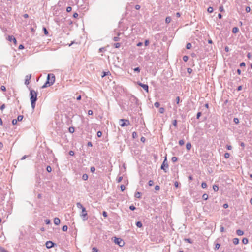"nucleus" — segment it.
<instances>
[{
	"mask_svg": "<svg viewBox=\"0 0 252 252\" xmlns=\"http://www.w3.org/2000/svg\"><path fill=\"white\" fill-rule=\"evenodd\" d=\"M30 100L31 101L32 107L33 109L35 107V103L37 100V93L33 90H31L30 93Z\"/></svg>",
	"mask_w": 252,
	"mask_h": 252,
	"instance_id": "nucleus-1",
	"label": "nucleus"
},
{
	"mask_svg": "<svg viewBox=\"0 0 252 252\" xmlns=\"http://www.w3.org/2000/svg\"><path fill=\"white\" fill-rule=\"evenodd\" d=\"M55 77L53 74H49L47 76V81L42 88H44L52 85L55 82Z\"/></svg>",
	"mask_w": 252,
	"mask_h": 252,
	"instance_id": "nucleus-2",
	"label": "nucleus"
},
{
	"mask_svg": "<svg viewBox=\"0 0 252 252\" xmlns=\"http://www.w3.org/2000/svg\"><path fill=\"white\" fill-rule=\"evenodd\" d=\"M114 242L116 244L118 245L120 247H122L124 245V242L122 240V239L120 238H117L116 237H113Z\"/></svg>",
	"mask_w": 252,
	"mask_h": 252,
	"instance_id": "nucleus-3",
	"label": "nucleus"
},
{
	"mask_svg": "<svg viewBox=\"0 0 252 252\" xmlns=\"http://www.w3.org/2000/svg\"><path fill=\"white\" fill-rule=\"evenodd\" d=\"M120 122H122L121 123H120V125L122 127L130 125L129 121L127 119H120Z\"/></svg>",
	"mask_w": 252,
	"mask_h": 252,
	"instance_id": "nucleus-4",
	"label": "nucleus"
},
{
	"mask_svg": "<svg viewBox=\"0 0 252 252\" xmlns=\"http://www.w3.org/2000/svg\"><path fill=\"white\" fill-rule=\"evenodd\" d=\"M80 216L82 217L83 220H86L88 219V215L85 208H83L82 212L80 214Z\"/></svg>",
	"mask_w": 252,
	"mask_h": 252,
	"instance_id": "nucleus-5",
	"label": "nucleus"
},
{
	"mask_svg": "<svg viewBox=\"0 0 252 252\" xmlns=\"http://www.w3.org/2000/svg\"><path fill=\"white\" fill-rule=\"evenodd\" d=\"M168 168V163L167 162L166 157H165V159L164 160L161 166V169L163 170L165 172H167V169Z\"/></svg>",
	"mask_w": 252,
	"mask_h": 252,
	"instance_id": "nucleus-6",
	"label": "nucleus"
},
{
	"mask_svg": "<svg viewBox=\"0 0 252 252\" xmlns=\"http://www.w3.org/2000/svg\"><path fill=\"white\" fill-rule=\"evenodd\" d=\"M138 84L141 86L144 90H145L147 92H148V86L146 84H142L140 82L138 83Z\"/></svg>",
	"mask_w": 252,
	"mask_h": 252,
	"instance_id": "nucleus-7",
	"label": "nucleus"
},
{
	"mask_svg": "<svg viewBox=\"0 0 252 252\" xmlns=\"http://www.w3.org/2000/svg\"><path fill=\"white\" fill-rule=\"evenodd\" d=\"M54 243L50 241H47L46 243V246L48 249L52 248L54 246Z\"/></svg>",
	"mask_w": 252,
	"mask_h": 252,
	"instance_id": "nucleus-8",
	"label": "nucleus"
},
{
	"mask_svg": "<svg viewBox=\"0 0 252 252\" xmlns=\"http://www.w3.org/2000/svg\"><path fill=\"white\" fill-rule=\"evenodd\" d=\"M8 40L9 41H13L15 44H16V42H17L16 40L15 39V38L14 36H8Z\"/></svg>",
	"mask_w": 252,
	"mask_h": 252,
	"instance_id": "nucleus-9",
	"label": "nucleus"
},
{
	"mask_svg": "<svg viewBox=\"0 0 252 252\" xmlns=\"http://www.w3.org/2000/svg\"><path fill=\"white\" fill-rule=\"evenodd\" d=\"M60 220L58 218H55L54 220V223L55 225H59L60 223Z\"/></svg>",
	"mask_w": 252,
	"mask_h": 252,
	"instance_id": "nucleus-10",
	"label": "nucleus"
},
{
	"mask_svg": "<svg viewBox=\"0 0 252 252\" xmlns=\"http://www.w3.org/2000/svg\"><path fill=\"white\" fill-rule=\"evenodd\" d=\"M31 75L30 76L27 75L26 76L25 82V84L26 85H28L29 84V80L31 79Z\"/></svg>",
	"mask_w": 252,
	"mask_h": 252,
	"instance_id": "nucleus-11",
	"label": "nucleus"
},
{
	"mask_svg": "<svg viewBox=\"0 0 252 252\" xmlns=\"http://www.w3.org/2000/svg\"><path fill=\"white\" fill-rule=\"evenodd\" d=\"M236 234L239 236H242L244 234V232L240 229H238L236 231Z\"/></svg>",
	"mask_w": 252,
	"mask_h": 252,
	"instance_id": "nucleus-12",
	"label": "nucleus"
},
{
	"mask_svg": "<svg viewBox=\"0 0 252 252\" xmlns=\"http://www.w3.org/2000/svg\"><path fill=\"white\" fill-rule=\"evenodd\" d=\"M239 240L237 238H235L233 239V243L234 245H237L239 244Z\"/></svg>",
	"mask_w": 252,
	"mask_h": 252,
	"instance_id": "nucleus-13",
	"label": "nucleus"
},
{
	"mask_svg": "<svg viewBox=\"0 0 252 252\" xmlns=\"http://www.w3.org/2000/svg\"><path fill=\"white\" fill-rule=\"evenodd\" d=\"M76 206L78 208L81 209V210H82L83 208H85L80 202L77 203Z\"/></svg>",
	"mask_w": 252,
	"mask_h": 252,
	"instance_id": "nucleus-14",
	"label": "nucleus"
},
{
	"mask_svg": "<svg viewBox=\"0 0 252 252\" xmlns=\"http://www.w3.org/2000/svg\"><path fill=\"white\" fill-rule=\"evenodd\" d=\"M238 31H239L238 28H237L236 27L233 28V29H232L233 33H236L237 32H238Z\"/></svg>",
	"mask_w": 252,
	"mask_h": 252,
	"instance_id": "nucleus-15",
	"label": "nucleus"
},
{
	"mask_svg": "<svg viewBox=\"0 0 252 252\" xmlns=\"http://www.w3.org/2000/svg\"><path fill=\"white\" fill-rule=\"evenodd\" d=\"M134 196H135V197H136L137 198H141V193H140V192H136L135 193Z\"/></svg>",
	"mask_w": 252,
	"mask_h": 252,
	"instance_id": "nucleus-16",
	"label": "nucleus"
},
{
	"mask_svg": "<svg viewBox=\"0 0 252 252\" xmlns=\"http://www.w3.org/2000/svg\"><path fill=\"white\" fill-rule=\"evenodd\" d=\"M136 225L138 228H141L142 227V223L141 221H137L136 223Z\"/></svg>",
	"mask_w": 252,
	"mask_h": 252,
	"instance_id": "nucleus-17",
	"label": "nucleus"
},
{
	"mask_svg": "<svg viewBox=\"0 0 252 252\" xmlns=\"http://www.w3.org/2000/svg\"><path fill=\"white\" fill-rule=\"evenodd\" d=\"M191 148V144L190 143H187L186 144V149L188 150H190Z\"/></svg>",
	"mask_w": 252,
	"mask_h": 252,
	"instance_id": "nucleus-18",
	"label": "nucleus"
},
{
	"mask_svg": "<svg viewBox=\"0 0 252 252\" xmlns=\"http://www.w3.org/2000/svg\"><path fill=\"white\" fill-rule=\"evenodd\" d=\"M171 21V18L170 17H167L165 19V22L167 24L170 23Z\"/></svg>",
	"mask_w": 252,
	"mask_h": 252,
	"instance_id": "nucleus-19",
	"label": "nucleus"
},
{
	"mask_svg": "<svg viewBox=\"0 0 252 252\" xmlns=\"http://www.w3.org/2000/svg\"><path fill=\"white\" fill-rule=\"evenodd\" d=\"M88 175H87V174H84L83 175V176H82V179H83V180L86 181V180H87L88 179Z\"/></svg>",
	"mask_w": 252,
	"mask_h": 252,
	"instance_id": "nucleus-20",
	"label": "nucleus"
},
{
	"mask_svg": "<svg viewBox=\"0 0 252 252\" xmlns=\"http://www.w3.org/2000/svg\"><path fill=\"white\" fill-rule=\"evenodd\" d=\"M202 198L205 200H206L208 199V194H206V193H204L203 195H202Z\"/></svg>",
	"mask_w": 252,
	"mask_h": 252,
	"instance_id": "nucleus-21",
	"label": "nucleus"
},
{
	"mask_svg": "<svg viewBox=\"0 0 252 252\" xmlns=\"http://www.w3.org/2000/svg\"><path fill=\"white\" fill-rule=\"evenodd\" d=\"M242 242L244 244H247L248 243V239L246 238H244L242 240Z\"/></svg>",
	"mask_w": 252,
	"mask_h": 252,
	"instance_id": "nucleus-22",
	"label": "nucleus"
},
{
	"mask_svg": "<svg viewBox=\"0 0 252 252\" xmlns=\"http://www.w3.org/2000/svg\"><path fill=\"white\" fill-rule=\"evenodd\" d=\"M192 47V45L190 43H188L186 45V48L187 49H190Z\"/></svg>",
	"mask_w": 252,
	"mask_h": 252,
	"instance_id": "nucleus-23",
	"label": "nucleus"
},
{
	"mask_svg": "<svg viewBox=\"0 0 252 252\" xmlns=\"http://www.w3.org/2000/svg\"><path fill=\"white\" fill-rule=\"evenodd\" d=\"M213 190L215 191H217L218 190H219V187L217 185H214L213 186Z\"/></svg>",
	"mask_w": 252,
	"mask_h": 252,
	"instance_id": "nucleus-24",
	"label": "nucleus"
},
{
	"mask_svg": "<svg viewBox=\"0 0 252 252\" xmlns=\"http://www.w3.org/2000/svg\"><path fill=\"white\" fill-rule=\"evenodd\" d=\"M23 118V115H19L17 117V121H21Z\"/></svg>",
	"mask_w": 252,
	"mask_h": 252,
	"instance_id": "nucleus-25",
	"label": "nucleus"
},
{
	"mask_svg": "<svg viewBox=\"0 0 252 252\" xmlns=\"http://www.w3.org/2000/svg\"><path fill=\"white\" fill-rule=\"evenodd\" d=\"M164 111H165V109L163 107H160L159 109V112L161 114L164 113Z\"/></svg>",
	"mask_w": 252,
	"mask_h": 252,
	"instance_id": "nucleus-26",
	"label": "nucleus"
},
{
	"mask_svg": "<svg viewBox=\"0 0 252 252\" xmlns=\"http://www.w3.org/2000/svg\"><path fill=\"white\" fill-rule=\"evenodd\" d=\"M121 44L120 43H116L114 44V46L116 48H119Z\"/></svg>",
	"mask_w": 252,
	"mask_h": 252,
	"instance_id": "nucleus-27",
	"label": "nucleus"
},
{
	"mask_svg": "<svg viewBox=\"0 0 252 252\" xmlns=\"http://www.w3.org/2000/svg\"><path fill=\"white\" fill-rule=\"evenodd\" d=\"M207 11L209 13H212L213 11V8L212 7H209L207 9Z\"/></svg>",
	"mask_w": 252,
	"mask_h": 252,
	"instance_id": "nucleus-28",
	"label": "nucleus"
},
{
	"mask_svg": "<svg viewBox=\"0 0 252 252\" xmlns=\"http://www.w3.org/2000/svg\"><path fill=\"white\" fill-rule=\"evenodd\" d=\"M68 227L67 225H64L62 227V230L63 231H66L67 230Z\"/></svg>",
	"mask_w": 252,
	"mask_h": 252,
	"instance_id": "nucleus-29",
	"label": "nucleus"
},
{
	"mask_svg": "<svg viewBox=\"0 0 252 252\" xmlns=\"http://www.w3.org/2000/svg\"><path fill=\"white\" fill-rule=\"evenodd\" d=\"M184 241H186V242H187L188 243H191V244L192 243V241L189 238H185L184 239Z\"/></svg>",
	"mask_w": 252,
	"mask_h": 252,
	"instance_id": "nucleus-30",
	"label": "nucleus"
},
{
	"mask_svg": "<svg viewBox=\"0 0 252 252\" xmlns=\"http://www.w3.org/2000/svg\"><path fill=\"white\" fill-rule=\"evenodd\" d=\"M171 160L173 162H175L177 161L178 158L176 157H173L171 158Z\"/></svg>",
	"mask_w": 252,
	"mask_h": 252,
	"instance_id": "nucleus-31",
	"label": "nucleus"
},
{
	"mask_svg": "<svg viewBox=\"0 0 252 252\" xmlns=\"http://www.w3.org/2000/svg\"><path fill=\"white\" fill-rule=\"evenodd\" d=\"M179 144L181 146L185 144L184 140L183 139L179 140Z\"/></svg>",
	"mask_w": 252,
	"mask_h": 252,
	"instance_id": "nucleus-32",
	"label": "nucleus"
},
{
	"mask_svg": "<svg viewBox=\"0 0 252 252\" xmlns=\"http://www.w3.org/2000/svg\"><path fill=\"white\" fill-rule=\"evenodd\" d=\"M207 185L205 182H202L201 184V187L202 188H206Z\"/></svg>",
	"mask_w": 252,
	"mask_h": 252,
	"instance_id": "nucleus-33",
	"label": "nucleus"
},
{
	"mask_svg": "<svg viewBox=\"0 0 252 252\" xmlns=\"http://www.w3.org/2000/svg\"><path fill=\"white\" fill-rule=\"evenodd\" d=\"M189 59V57L187 56H184L183 57V60L184 62H187Z\"/></svg>",
	"mask_w": 252,
	"mask_h": 252,
	"instance_id": "nucleus-34",
	"label": "nucleus"
},
{
	"mask_svg": "<svg viewBox=\"0 0 252 252\" xmlns=\"http://www.w3.org/2000/svg\"><path fill=\"white\" fill-rule=\"evenodd\" d=\"M154 106L156 108H158L160 106V104L158 102H156L154 103Z\"/></svg>",
	"mask_w": 252,
	"mask_h": 252,
	"instance_id": "nucleus-35",
	"label": "nucleus"
},
{
	"mask_svg": "<svg viewBox=\"0 0 252 252\" xmlns=\"http://www.w3.org/2000/svg\"><path fill=\"white\" fill-rule=\"evenodd\" d=\"M123 179V177L122 176H120L117 179V181L118 183H120L122 181Z\"/></svg>",
	"mask_w": 252,
	"mask_h": 252,
	"instance_id": "nucleus-36",
	"label": "nucleus"
},
{
	"mask_svg": "<svg viewBox=\"0 0 252 252\" xmlns=\"http://www.w3.org/2000/svg\"><path fill=\"white\" fill-rule=\"evenodd\" d=\"M47 172H51L52 171V168L50 166H47L46 168Z\"/></svg>",
	"mask_w": 252,
	"mask_h": 252,
	"instance_id": "nucleus-37",
	"label": "nucleus"
},
{
	"mask_svg": "<svg viewBox=\"0 0 252 252\" xmlns=\"http://www.w3.org/2000/svg\"><path fill=\"white\" fill-rule=\"evenodd\" d=\"M132 137L133 138H136L137 137V133L136 132H132Z\"/></svg>",
	"mask_w": 252,
	"mask_h": 252,
	"instance_id": "nucleus-38",
	"label": "nucleus"
},
{
	"mask_svg": "<svg viewBox=\"0 0 252 252\" xmlns=\"http://www.w3.org/2000/svg\"><path fill=\"white\" fill-rule=\"evenodd\" d=\"M233 121L235 124H238L239 122V119L237 118H234L233 119Z\"/></svg>",
	"mask_w": 252,
	"mask_h": 252,
	"instance_id": "nucleus-39",
	"label": "nucleus"
},
{
	"mask_svg": "<svg viewBox=\"0 0 252 252\" xmlns=\"http://www.w3.org/2000/svg\"><path fill=\"white\" fill-rule=\"evenodd\" d=\"M0 252H7V251L2 247H0Z\"/></svg>",
	"mask_w": 252,
	"mask_h": 252,
	"instance_id": "nucleus-40",
	"label": "nucleus"
},
{
	"mask_svg": "<svg viewBox=\"0 0 252 252\" xmlns=\"http://www.w3.org/2000/svg\"><path fill=\"white\" fill-rule=\"evenodd\" d=\"M102 133L101 131H99L97 132V136L98 137H100L101 136H102Z\"/></svg>",
	"mask_w": 252,
	"mask_h": 252,
	"instance_id": "nucleus-41",
	"label": "nucleus"
},
{
	"mask_svg": "<svg viewBox=\"0 0 252 252\" xmlns=\"http://www.w3.org/2000/svg\"><path fill=\"white\" fill-rule=\"evenodd\" d=\"M69 131L70 133H73L74 131V129L73 127H70L69 128Z\"/></svg>",
	"mask_w": 252,
	"mask_h": 252,
	"instance_id": "nucleus-42",
	"label": "nucleus"
},
{
	"mask_svg": "<svg viewBox=\"0 0 252 252\" xmlns=\"http://www.w3.org/2000/svg\"><path fill=\"white\" fill-rule=\"evenodd\" d=\"M230 157V154L228 153H226L224 154V157L226 158H228Z\"/></svg>",
	"mask_w": 252,
	"mask_h": 252,
	"instance_id": "nucleus-43",
	"label": "nucleus"
},
{
	"mask_svg": "<svg viewBox=\"0 0 252 252\" xmlns=\"http://www.w3.org/2000/svg\"><path fill=\"white\" fill-rule=\"evenodd\" d=\"M43 31H44V34L45 35H47L48 34V32L46 28H45V27L43 28Z\"/></svg>",
	"mask_w": 252,
	"mask_h": 252,
	"instance_id": "nucleus-44",
	"label": "nucleus"
},
{
	"mask_svg": "<svg viewBox=\"0 0 252 252\" xmlns=\"http://www.w3.org/2000/svg\"><path fill=\"white\" fill-rule=\"evenodd\" d=\"M92 251L93 252H97L98 251V250L96 247H93L92 248Z\"/></svg>",
	"mask_w": 252,
	"mask_h": 252,
	"instance_id": "nucleus-45",
	"label": "nucleus"
},
{
	"mask_svg": "<svg viewBox=\"0 0 252 252\" xmlns=\"http://www.w3.org/2000/svg\"><path fill=\"white\" fill-rule=\"evenodd\" d=\"M173 126L175 127L177 126V121L176 120H174L173 121V123H172Z\"/></svg>",
	"mask_w": 252,
	"mask_h": 252,
	"instance_id": "nucleus-46",
	"label": "nucleus"
},
{
	"mask_svg": "<svg viewBox=\"0 0 252 252\" xmlns=\"http://www.w3.org/2000/svg\"><path fill=\"white\" fill-rule=\"evenodd\" d=\"M134 71L137 72L139 73L140 71V69L139 67H136V68L134 69Z\"/></svg>",
	"mask_w": 252,
	"mask_h": 252,
	"instance_id": "nucleus-47",
	"label": "nucleus"
},
{
	"mask_svg": "<svg viewBox=\"0 0 252 252\" xmlns=\"http://www.w3.org/2000/svg\"><path fill=\"white\" fill-rule=\"evenodd\" d=\"M95 168L93 166V167H91L90 171L91 172L93 173L95 171Z\"/></svg>",
	"mask_w": 252,
	"mask_h": 252,
	"instance_id": "nucleus-48",
	"label": "nucleus"
},
{
	"mask_svg": "<svg viewBox=\"0 0 252 252\" xmlns=\"http://www.w3.org/2000/svg\"><path fill=\"white\" fill-rule=\"evenodd\" d=\"M120 188H121V190L123 191L125 189V185H122L121 186H120Z\"/></svg>",
	"mask_w": 252,
	"mask_h": 252,
	"instance_id": "nucleus-49",
	"label": "nucleus"
},
{
	"mask_svg": "<svg viewBox=\"0 0 252 252\" xmlns=\"http://www.w3.org/2000/svg\"><path fill=\"white\" fill-rule=\"evenodd\" d=\"M72 8L70 6H68L66 8V11L69 12L71 11Z\"/></svg>",
	"mask_w": 252,
	"mask_h": 252,
	"instance_id": "nucleus-50",
	"label": "nucleus"
},
{
	"mask_svg": "<svg viewBox=\"0 0 252 252\" xmlns=\"http://www.w3.org/2000/svg\"><path fill=\"white\" fill-rule=\"evenodd\" d=\"M251 10V8L249 6H247L246 7V9H245V11H246V12H249Z\"/></svg>",
	"mask_w": 252,
	"mask_h": 252,
	"instance_id": "nucleus-51",
	"label": "nucleus"
},
{
	"mask_svg": "<svg viewBox=\"0 0 252 252\" xmlns=\"http://www.w3.org/2000/svg\"><path fill=\"white\" fill-rule=\"evenodd\" d=\"M45 222L46 224H49L50 223V220L49 219H46L45 220Z\"/></svg>",
	"mask_w": 252,
	"mask_h": 252,
	"instance_id": "nucleus-52",
	"label": "nucleus"
},
{
	"mask_svg": "<svg viewBox=\"0 0 252 252\" xmlns=\"http://www.w3.org/2000/svg\"><path fill=\"white\" fill-rule=\"evenodd\" d=\"M176 102L177 104H179L180 102V97L179 96H177L176 98Z\"/></svg>",
	"mask_w": 252,
	"mask_h": 252,
	"instance_id": "nucleus-53",
	"label": "nucleus"
},
{
	"mask_svg": "<svg viewBox=\"0 0 252 252\" xmlns=\"http://www.w3.org/2000/svg\"><path fill=\"white\" fill-rule=\"evenodd\" d=\"M160 189V187L158 185H156L155 187V189L156 190H159Z\"/></svg>",
	"mask_w": 252,
	"mask_h": 252,
	"instance_id": "nucleus-54",
	"label": "nucleus"
},
{
	"mask_svg": "<svg viewBox=\"0 0 252 252\" xmlns=\"http://www.w3.org/2000/svg\"><path fill=\"white\" fill-rule=\"evenodd\" d=\"M201 115V113L200 112H198L197 114V115H196V118L198 119H199Z\"/></svg>",
	"mask_w": 252,
	"mask_h": 252,
	"instance_id": "nucleus-55",
	"label": "nucleus"
},
{
	"mask_svg": "<svg viewBox=\"0 0 252 252\" xmlns=\"http://www.w3.org/2000/svg\"><path fill=\"white\" fill-rule=\"evenodd\" d=\"M17 123V120L16 119H13L12 121V123L13 125H16Z\"/></svg>",
	"mask_w": 252,
	"mask_h": 252,
	"instance_id": "nucleus-56",
	"label": "nucleus"
},
{
	"mask_svg": "<svg viewBox=\"0 0 252 252\" xmlns=\"http://www.w3.org/2000/svg\"><path fill=\"white\" fill-rule=\"evenodd\" d=\"M120 39L119 37L118 36H116L113 38V40L115 41H119Z\"/></svg>",
	"mask_w": 252,
	"mask_h": 252,
	"instance_id": "nucleus-57",
	"label": "nucleus"
},
{
	"mask_svg": "<svg viewBox=\"0 0 252 252\" xmlns=\"http://www.w3.org/2000/svg\"><path fill=\"white\" fill-rule=\"evenodd\" d=\"M135 206H134L133 205H131L129 206V209L131 210H134L135 209Z\"/></svg>",
	"mask_w": 252,
	"mask_h": 252,
	"instance_id": "nucleus-58",
	"label": "nucleus"
},
{
	"mask_svg": "<svg viewBox=\"0 0 252 252\" xmlns=\"http://www.w3.org/2000/svg\"><path fill=\"white\" fill-rule=\"evenodd\" d=\"M148 184L150 186H152L153 185V181L152 180H150L148 182Z\"/></svg>",
	"mask_w": 252,
	"mask_h": 252,
	"instance_id": "nucleus-59",
	"label": "nucleus"
},
{
	"mask_svg": "<svg viewBox=\"0 0 252 252\" xmlns=\"http://www.w3.org/2000/svg\"><path fill=\"white\" fill-rule=\"evenodd\" d=\"M219 10H220V12H223V11H224V8H223V7L222 6H220V7H219Z\"/></svg>",
	"mask_w": 252,
	"mask_h": 252,
	"instance_id": "nucleus-60",
	"label": "nucleus"
},
{
	"mask_svg": "<svg viewBox=\"0 0 252 252\" xmlns=\"http://www.w3.org/2000/svg\"><path fill=\"white\" fill-rule=\"evenodd\" d=\"M102 215L104 217H106L107 216V213L106 211H103L102 213Z\"/></svg>",
	"mask_w": 252,
	"mask_h": 252,
	"instance_id": "nucleus-61",
	"label": "nucleus"
},
{
	"mask_svg": "<svg viewBox=\"0 0 252 252\" xmlns=\"http://www.w3.org/2000/svg\"><path fill=\"white\" fill-rule=\"evenodd\" d=\"M0 88H1V90L3 91H6V88L4 86H1Z\"/></svg>",
	"mask_w": 252,
	"mask_h": 252,
	"instance_id": "nucleus-62",
	"label": "nucleus"
},
{
	"mask_svg": "<svg viewBox=\"0 0 252 252\" xmlns=\"http://www.w3.org/2000/svg\"><path fill=\"white\" fill-rule=\"evenodd\" d=\"M149 44V41L148 40H146L145 41V45L146 46H148Z\"/></svg>",
	"mask_w": 252,
	"mask_h": 252,
	"instance_id": "nucleus-63",
	"label": "nucleus"
},
{
	"mask_svg": "<svg viewBox=\"0 0 252 252\" xmlns=\"http://www.w3.org/2000/svg\"><path fill=\"white\" fill-rule=\"evenodd\" d=\"M226 148H227V149L228 150H231V149H232V146H231V145H227L226 146Z\"/></svg>",
	"mask_w": 252,
	"mask_h": 252,
	"instance_id": "nucleus-64",
	"label": "nucleus"
}]
</instances>
